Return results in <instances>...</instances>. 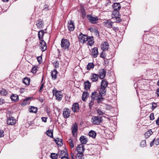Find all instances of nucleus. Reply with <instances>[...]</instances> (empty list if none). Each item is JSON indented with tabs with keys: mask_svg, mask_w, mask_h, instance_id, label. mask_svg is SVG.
Here are the masks:
<instances>
[{
	"mask_svg": "<svg viewBox=\"0 0 159 159\" xmlns=\"http://www.w3.org/2000/svg\"><path fill=\"white\" fill-rule=\"evenodd\" d=\"M119 11H116L113 10V11H112V14L114 15V18H116L120 16V12Z\"/></svg>",
	"mask_w": 159,
	"mask_h": 159,
	"instance_id": "nucleus-38",
	"label": "nucleus"
},
{
	"mask_svg": "<svg viewBox=\"0 0 159 159\" xmlns=\"http://www.w3.org/2000/svg\"><path fill=\"white\" fill-rule=\"evenodd\" d=\"M92 55L94 58L96 57L98 54L97 48L95 47L92 49Z\"/></svg>",
	"mask_w": 159,
	"mask_h": 159,
	"instance_id": "nucleus-21",
	"label": "nucleus"
},
{
	"mask_svg": "<svg viewBox=\"0 0 159 159\" xmlns=\"http://www.w3.org/2000/svg\"><path fill=\"white\" fill-rule=\"evenodd\" d=\"M53 140L59 147L63 145L62 140L61 139H60L59 138H57V139L53 138Z\"/></svg>",
	"mask_w": 159,
	"mask_h": 159,
	"instance_id": "nucleus-25",
	"label": "nucleus"
},
{
	"mask_svg": "<svg viewBox=\"0 0 159 159\" xmlns=\"http://www.w3.org/2000/svg\"><path fill=\"white\" fill-rule=\"evenodd\" d=\"M97 113L99 115H102L104 114L100 109H97Z\"/></svg>",
	"mask_w": 159,
	"mask_h": 159,
	"instance_id": "nucleus-56",
	"label": "nucleus"
},
{
	"mask_svg": "<svg viewBox=\"0 0 159 159\" xmlns=\"http://www.w3.org/2000/svg\"><path fill=\"white\" fill-rule=\"evenodd\" d=\"M108 82L106 79H103L102 80L101 83L100 88L99 89V92H101V93L106 94V89L108 86Z\"/></svg>",
	"mask_w": 159,
	"mask_h": 159,
	"instance_id": "nucleus-1",
	"label": "nucleus"
},
{
	"mask_svg": "<svg viewBox=\"0 0 159 159\" xmlns=\"http://www.w3.org/2000/svg\"><path fill=\"white\" fill-rule=\"evenodd\" d=\"M99 76L98 74L92 73L91 74V80L93 82H95L97 81Z\"/></svg>",
	"mask_w": 159,
	"mask_h": 159,
	"instance_id": "nucleus-24",
	"label": "nucleus"
},
{
	"mask_svg": "<svg viewBox=\"0 0 159 159\" xmlns=\"http://www.w3.org/2000/svg\"><path fill=\"white\" fill-rule=\"evenodd\" d=\"M71 109L74 113L78 112L80 110V107L78 103H74L72 106Z\"/></svg>",
	"mask_w": 159,
	"mask_h": 159,
	"instance_id": "nucleus-11",
	"label": "nucleus"
},
{
	"mask_svg": "<svg viewBox=\"0 0 159 159\" xmlns=\"http://www.w3.org/2000/svg\"><path fill=\"white\" fill-rule=\"evenodd\" d=\"M44 84V83H42L40 87L39 92V93H41L43 91V86Z\"/></svg>",
	"mask_w": 159,
	"mask_h": 159,
	"instance_id": "nucleus-52",
	"label": "nucleus"
},
{
	"mask_svg": "<svg viewBox=\"0 0 159 159\" xmlns=\"http://www.w3.org/2000/svg\"><path fill=\"white\" fill-rule=\"evenodd\" d=\"M91 83L89 80H87L84 82V89L86 90L89 89L91 86Z\"/></svg>",
	"mask_w": 159,
	"mask_h": 159,
	"instance_id": "nucleus-29",
	"label": "nucleus"
},
{
	"mask_svg": "<svg viewBox=\"0 0 159 159\" xmlns=\"http://www.w3.org/2000/svg\"><path fill=\"white\" fill-rule=\"evenodd\" d=\"M68 24H69L68 26L69 30L71 31H73L75 27L74 21L72 20H70L68 22Z\"/></svg>",
	"mask_w": 159,
	"mask_h": 159,
	"instance_id": "nucleus-15",
	"label": "nucleus"
},
{
	"mask_svg": "<svg viewBox=\"0 0 159 159\" xmlns=\"http://www.w3.org/2000/svg\"><path fill=\"white\" fill-rule=\"evenodd\" d=\"M114 22H113L111 21L110 20H106L104 21L103 23V25L106 27L108 28H111L112 27V24L114 23Z\"/></svg>",
	"mask_w": 159,
	"mask_h": 159,
	"instance_id": "nucleus-17",
	"label": "nucleus"
},
{
	"mask_svg": "<svg viewBox=\"0 0 159 159\" xmlns=\"http://www.w3.org/2000/svg\"><path fill=\"white\" fill-rule=\"evenodd\" d=\"M11 101L14 102H16L19 100V96L17 94H12L10 96Z\"/></svg>",
	"mask_w": 159,
	"mask_h": 159,
	"instance_id": "nucleus-19",
	"label": "nucleus"
},
{
	"mask_svg": "<svg viewBox=\"0 0 159 159\" xmlns=\"http://www.w3.org/2000/svg\"><path fill=\"white\" fill-rule=\"evenodd\" d=\"M5 102V100L2 98H0V105H2Z\"/></svg>",
	"mask_w": 159,
	"mask_h": 159,
	"instance_id": "nucleus-63",
	"label": "nucleus"
},
{
	"mask_svg": "<svg viewBox=\"0 0 159 159\" xmlns=\"http://www.w3.org/2000/svg\"><path fill=\"white\" fill-rule=\"evenodd\" d=\"M53 95H55L56 98V99L59 101H61L63 97L61 91H58L56 89L54 88L52 90Z\"/></svg>",
	"mask_w": 159,
	"mask_h": 159,
	"instance_id": "nucleus-4",
	"label": "nucleus"
},
{
	"mask_svg": "<svg viewBox=\"0 0 159 159\" xmlns=\"http://www.w3.org/2000/svg\"><path fill=\"white\" fill-rule=\"evenodd\" d=\"M83 154L78 153L76 154L75 157L76 158V159H83Z\"/></svg>",
	"mask_w": 159,
	"mask_h": 159,
	"instance_id": "nucleus-42",
	"label": "nucleus"
},
{
	"mask_svg": "<svg viewBox=\"0 0 159 159\" xmlns=\"http://www.w3.org/2000/svg\"><path fill=\"white\" fill-rule=\"evenodd\" d=\"M94 104V101H93L92 99L91 102L89 103V106L90 109H91L92 108Z\"/></svg>",
	"mask_w": 159,
	"mask_h": 159,
	"instance_id": "nucleus-49",
	"label": "nucleus"
},
{
	"mask_svg": "<svg viewBox=\"0 0 159 159\" xmlns=\"http://www.w3.org/2000/svg\"><path fill=\"white\" fill-rule=\"evenodd\" d=\"M104 51H102V52L100 53V57L102 58L103 59H105L106 57V56L105 53L104 52Z\"/></svg>",
	"mask_w": 159,
	"mask_h": 159,
	"instance_id": "nucleus-54",
	"label": "nucleus"
},
{
	"mask_svg": "<svg viewBox=\"0 0 159 159\" xmlns=\"http://www.w3.org/2000/svg\"><path fill=\"white\" fill-rule=\"evenodd\" d=\"M47 118L48 117H42L41 118V119L42 121L45 123L47 122Z\"/></svg>",
	"mask_w": 159,
	"mask_h": 159,
	"instance_id": "nucleus-60",
	"label": "nucleus"
},
{
	"mask_svg": "<svg viewBox=\"0 0 159 159\" xmlns=\"http://www.w3.org/2000/svg\"><path fill=\"white\" fill-rule=\"evenodd\" d=\"M80 140L82 145L83 144H86L88 142L87 139L85 138V136L83 135L81 136L80 137Z\"/></svg>",
	"mask_w": 159,
	"mask_h": 159,
	"instance_id": "nucleus-32",
	"label": "nucleus"
},
{
	"mask_svg": "<svg viewBox=\"0 0 159 159\" xmlns=\"http://www.w3.org/2000/svg\"><path fill=\"white\" fill-rule=\"evenodd\" d=\"M99 96V95H98L97 92L95 91L92 93L91 97L93 101H94L97 99Z\"/></svg>",
	"mask_w": 159,
	"mask_h": 159,
	"instance_id": "nucleus-30",
	"label": "nucleus"
},
{
	"mask_svg": "<svg viewBox=\"0 0 159 159\" xmlns=\"http://www.w3.org/2000/svg\"><path fill=\"white\" fill-rule=\"evenodd\" d=\"M57 154L59 158H61L63 156H68L67 151L66 149L63 150H59Z\"/></svg>",
	"mask_w": 159,
	"mask_h": 159,
	"instance_id": "nucleus-12",
	"label": "nucleus"
},
{
	"mask_svg": "<svg viewBox=\"0 0 159 159\" xmlns=\"http://www.w3.org/2000/svg\"><path fill=\"white\" fill-rule=\"evenodd\" d=\"M30 79L28 77H25L23 80V83L26 85H29L30 82Z\"/></svg>",
	"mask_w": 159,
	"mask_h": 159,
	"instance_id": "nucleus-34",
	"label": "nucleus"
},
{
	"mask_svg": "<svg viewBox=\"0 0 159 159\" xmlns=\"http://www.w3.org/2000/svg\"><path fill=\"white\" fill-rule=\"evenodd\" d=\"M37 66H35L33 67L31 70V72H32L34 74H35L36 73L37 70Z\"/></svg>",
	"mask_w": 159,
	"mask_h": 159,
	"instance_id": "nucleus-45",
	"label": "nucleus"
},
{
	"mask_svg": "<svg viewBox=\"0 0 159 159\" xmlns=\"http://www.w3.org/2000/svg\"><path fill=\"white\" fill-rule=\"evenodd\" d=\"M4 135V133L3 130L0 129V138L3 137Z\"/></svg>",
	"mask_w": 159,
	"mask_h": 159,
	"instance_id": "nucleus-57",
	"label": "nucleus"
},
{
	"mask_svg": "<svg viewBox=\"0 0 159 159\" xmlns=\"http://www.w3.org/2000/svg\"><path fill=\"white\" fill-rule=\"evenodd\" d=\"M43 56V54H42L40 56L38 57H37V61L39 64H41L43 62L42 59V56Z\"/></svg>",
	"mask_w": 159,
	"mask_h": 159,
	"instance_id": "nucleus-43",
	"label": "nucleus"
},
{
	"mask_svg": "<svg viewBox=\"0 0 159 159\" xmlns=\"http://www.w3.org/2000/svg\"><path fill=\"white\" fill-rule=\"evenodd\" d=\"M58 72L56 69L52 70L51 72V76L52 79L54 80L57 78Z\"/></svg>",
	"mask_w": 159,
	"mask_h": 159,
	"instance_id": "nucleus-23",
	"label": "nucleus"
},
{
	"mask_svg": "<svg viewBox=\"0 0 159 159\" xmlns=\"http://www.w3.org/2000/svg\"><path fill=\"white\" fill-rule=\"evenodd\" d=\"M46 134L48 136L53 139L54 138L53 136V131L52 130L50 129L47 130Z\"/></svg>",
	"mask_w": 159,
	"mask_h": 159,
	"instance_id": "nucleus-35",
	"label": "nucleus"
},
{
	"mask_svg": "<svg viewBox=\"0 0 159 159\" xmlns=\"http://www.w3.org/2000/svg\"><path fill=\"white\" fill-rule=\"evenodd\" d=\"M70 111L68 108H65L63 110V116L65 119H67L70 116Z\"/></svg>",
	"mask_w": 159,
	"mask_h": 159,
	"instance_id": "nucleus-10",
	"label": "nucleus"
},
{
	"mask_svg": "<svg viewBox=\"0 0 159 159\" xmlns=\"http://www.w3.org/2000/svg\"><path fill=\"white\" fill-rule=\"evenodd\" d=\"M116 19V22L119 23L122 21V19L120 18V16L115 18Z\"/></svg>",
	"mask_w": 159,
	"mask_h": 159,
	"instance_id": "nucleus-50",
	"label": "nucleus"
},
{
	"mask_svg": "<svg viewBox=\"0 0 159 159\" xmlns=\"http://www.w3.org/2000/svg\"><path fill=\"white\" fill-rule=\"evenodd\" d=\"M0 94L2 96H6L7 94V92L4 89H2V90L0 91Z\"/></svg>",
	"mask_w": 159,
	"mask_h": 159,
	"instance_id": "nucleus-39",
	"label": "nucleus"
},
{
	"mask_svg": "<svg viewBox=\"0 0 159 159\" xmlns=\"http://www.w3.org/2000/svg\"><path fill=\"white\" fill-rule=\"evenodd\" d=\"M76 150L78 152V153L83 154L85 150L84 146L82 144H79L78 145L76 149Z\"/></svg>",
	"mask_w": 159,
	"mask_h": 159,
	"instance_id": "nucleus-14",
	"label": "nucleus"
},
{
	"mask_svg": "<svg viewBox=\"0 0 159 159\" xmlns=\"http://www.w3.org/2000/svg\"><path fill=\"white\" fill-rule=\"evenodd\" d=\"M109 45L107 42H104L101 45V49L103 50H107L109 48Z\"/></svg>",
	"mask_w": 159,
	"mask_h": 159,
	"instance_id": "nucleus-18",
	"label": "nucleus"
},
{
	"mask_svg": "<svg viewBox=\"0 0 159 159\" xmlns=\"http://www.w3.org/2000/svg\"><path fill=\"white\" fill-rule=\"evenodd\" d=\"M94 64L93 62H90L88 63L87 66V69L88 70L93 69L94 67Z\"/></svg>",
	"mask_w": 159,
	"mask_h": 159,
	"instance_id": "nucleus-37",
	"label": "nucleus"
},
{
	"mask_svg": "<svg viewBox=\"0 0 159 159\" xmlns=\"http://www.w3.org/2000/svg\"><path fill=\"white\" fill-rule=\"evenodd\" d=\"M97 135V133L94 130H91L89 133V135L93 139H94Z\"/></svg>",
	"mask_w": 159,
	"mask_h": 159,
	"instance_id": "nucleus-33",
	"label": "nucleus"
},
{
	"mask_svg": "<svg viewBox=\"0 0 159 159\" xmlns=\"http://www.w3.org/2000/svg\"><path fill=\"white\" fill-rule=\"evenodd\" d=\"M70 43L67 39L63 38L61 40V48L64 50H69Z\"/></svg>",
	"mask_w": 159,
	"mask_h": 159,
	"instance_id": "nucleus-3",
	"label": "nucleus"
},
{
	"mask_svg": "<svg viewBox=\"0 0 159 159\" xmlns=\"http://www.w3.org/2000/svg\"><path fill=\"white\" fill-rule=\"evenodd\" d=\"M154 144L156 145H159V138H157L156 139H155Z\"/></svg>",
	"mask_w": 159,
	"mask_h": 159,
	"instance_id": "nucleus-59",
	"label": "nucleus"
},
{
	"mask_svg": "<svg viewBox=\"0 0 159 159\" xmlns=\"http://www.w3.org/2000/svg\"><path fill=\"white\" fill-rule=\"evenodd\" d=\"M45 33V32L43 30H41L38 32V35L39 40H43V36Z\"/></svg>",
	"mask_w": 159,
	"mask_h": 159,
	"instance_id": "nucleus-27",
	"label": "nucleus"
},
{
	"mask_svg": "<svg viewBox=\"0 0 159 159\" xmlns=\"http://www.w3.org/2000/svg\"><path fill=\"white\" fill-rule=\"evenodd\" d=\"M89 96V93L88 92L84 91L83 93L82 96V100L85 102L86 101V99Z\"/></svg>",
	"mask_w": 159,
	"mask_h": 159,
	"instance_id": "nucleus-31",
	"label": "nucleus"
},
{
	"mask_svg": "<svg viewBox=\"0 0 159 159\" xmlns=\"http://www.w3.org/2000/svg\"><path fill=\"white\" fill-rule=\"evenodd\" d=\"M111 28H112L113 30L116 32L118 31L119 30L118 28L117 27L113 26H112Z\"/></svg>",
	"mask_w": 159,
	"mask_h": 159,
	"instance_id": "nucleus-61",
	"label": "nucleus"
},
{
	"mask_svg": "<svg viewBox=\"0 0 159 159\" xmlns=\"http://www.w3.org/2000/svg\"><path fill=\"white\" fill-rule=\"evenodd\" d=\"M36 25L38 28H43L44 26L43 21L41 19L39 18L36 22Z\"/></svg>",
	"mask_w": 159,
	"mask_h": 159,
	"instance_id": "nucleus-16",
	"label": "nucleus"
},
{
	"mask_svg": "<svg viewBox=\"0 0 159 159\" xmlns=\"http://www.w3.org/2000/svg\"><path fill=\"white\" fill-rule=\"evenodd\" d=\"M156 123L157 125H158L159 126V117L157 119L156 121Z\"/></svg>",
	"mask_w": 159,
	"mask_h": 159,
	"instance_id": "nucleus-64",
	"label": "nucleus"
},
{
	"mask_svg": "<svg viewBox=\"0 0 159 159\" xmlns=\"http://www.w3.org/2000/svg\"><path fill=\"white\" fill-rule=\"evenodd\" d=\"M106 71L104 68L100 69L98 71V75L100 79H103L106 76Z\"/></svg>",
	"mask_w": 159,
	"mask_h": 159,
	"instance_id": "nucleus-7",
	"label": "nucleus"
},
{
	"mask_svg": "<svg viewBox=\"0 0 159 159\" xmlns=\"http://www.w3.org/2000/svg\"><path fill=\"white\" fill-rule=\"evenodd\" d=\"M53 64L56 68H58L59 67V63L58 61H55L53 63Z\"/></svg>",
	"mask_w": 159,
	"mask_h": 159,
	"instance_id": "nucleus-47",
	"label": "nucleus"
},
{
	"mask_svg": "<svg viewBox=\"0 0 159 159\" xmlns=\"http://www.w3.org/2000/svg\"><path fill=\"white\" fill-rule=\"evenodd\" d=\"M140 146L142 147H144L146 146V140H142L140 143Z\"/></svg>",
	"mask_w": 159,
	"mask_h": 159,
	"instance_id": "nucleus-44",
	"label": "nucleus"
},
{
	"mask_svg": "<svg viewBox=\"0 0 159 159\" xmlns=\"http://www.w3.org/2000/svg\"><path fill=\"white\" fill-rule=\"evenodd\" d=\"M87 17L89 22L92 24H97L99 20L97 16H94L92 14L87 15Z\"/></svg>",
	"mask_w": 159,
	"mask_h": 159,
	"instance_id": "nucleus-2",
	"label": "nucleus"
},
{
	"mask_svg": "<svg viewBox=\"0 0 159 159\" xmlns=\"http://www.w3.org/2000/svg\"><path fill=\"white\" fill-rule=\"evenodd\" d=\"M39 46L43 52L45 51L47 48V44L43 40H39Z\"/></svg>",
	"mask_w": 159,
	"mask_h": 159,
	"instance_id": "nucleus-9",
	"label": "nucleus"
},
{
	"mask_svg": "<svg viewBox=\"0 0 159 159\" xmlns=\"http://www.w3.org/2000/svg\"><path fill=\"white\" fill-rule=\"evenodd\" d=\"M153 132L152 129H149L148 131L146 132L144 134V136L146 139L148 138L152 134Z\"/></svg>",
	"mask_w": 159,
	"mask_h": 159,
	"instance_id": "nucleus-36",
	"label": "nucleus"
},
{
	"mask_svg": "<svg viewBox=\"0 0 159 159\" xmlns=\"http://www.w3.org/2000/svg\"><path fill=\"white\" fill-rule=\"evenodd\" d=\"M78 129L77 124L75 122V124L72 125V133L74 136H75V133L76 132Z\"/></svg>",
	"mask_w": 159,
	"mask_h": 159,
	"instance_id": "nucleus-20",
	"label": "nucleus"
},
{
	"mask_svg": "<svg viewBox=\"0 0 159 159\" xmlns=\"http://www.w3.org/2000/svg\"><path fill=\"white\" fill-rule=\"evenodd\" d=\"M94 39H91L88 41L87 44L88 45H89L90 46H91L94 44Z\"/></svg>",
	"mask_w": 159,
	"mask_h": 159,
	"instance_id": "nucleus-46",
	"label": "nucleus"
},
{
	"mask_svg": "<svg viewBox=\"0 0 159 159\" xmlns=\"http://www.w3.org/2000/svg\"><path fill=\"white\" fill-rule=\"evenodd\" d=\"M69 144L70 147L71 148H73L74 147V146L73 140L71 139H70L69 140Z\"/></svg>",
	"mask_w": 159,
	"mask_h": 159,
	"instance_id": "nucleus-48",
	"label": "nucleus"
},
{
	"mask_svg": "<svg viewBox=\"0 0 159 159\" xmlns=\"http://www.w3.org/2000/svg\"><path fill=\"white\" fill-rule=\"evenodd\" d=\"M99 95L97 99V102L98 103H101L104 99V98L103 97V96H105L106 94H102L101 92H99Z\"/></svg>",
	"mask_w": 159,
	"mask_h": 159,
	"instance_id": "nucleus-26",
	"label": "nucleus"
},
{
	"mask_svg": "<svg viewBox=\"0 0 159 159\" xmlns=\"http://www.w3.org/2000/svg\"><path fill=\"white\" fill-rule=\"evenodd\" d=\"M102 117L97 116H93L91 119V122L95 125H98L102 121Z\"/></svg>",
	"mask_w": 159,
	"mask_h": 159,
	"instance_id": "nucleus-6",
	"label": "nucleus"
},
{
	"mask_svg": "<svg viewBox=\"0 0 159 159\" xmlns=\"http://www.w3.org/2000/svg\"><path fill=\"white\" fill-rule=\"evenodd\" d=\"M46 111L48 114H49L51 113L50 109L49 108L47 107L46 108Z\"/></svg>",
	"mask_w": 159,
	"mask_h": 159,
	"instance_id": "nucleus-62",
	"label": "nucleus"
},
{
	"mask_svg": "<svg viewBox=\"0 0 159 159\" xmlns=\"http://www.w3.org/2000/svg\"><path fill=\"white\" fill-rule=\"evenodd\" d=\"M93 32H94L95 35L97 36H99V33L98 30L95 29V30H94V31Z\"/></svg>",
	"mask_w": 159,
	"mask_h": 159,
	"instance_id": "nucleus-51",
	"label": "nucleus"
},
{
	"mask_svg": "<svg viewBox=\"0 0 159 159\" xmlns=\"http://www.w3.org/2000/svg\"><path fill=\"white\" fill-rule=\"evenodd\" d=\"M49 10V6L47 4H45L44 6L43 10L47 11Z\"/></svg>",
	"mask_w": 159,
	"mask_h": 159,
	"instance_id": "nucleus-53",
	"label": "nucleus"
},
{
	"mask_svg": "<svg viewBox=\"0 0 159 159\" xmlns=\"http://www.w3.org/2000/svg\"><path fill=\"white\" fill-rule=\"evenodd\" d=\"M157 104L155 102L152 103V106L151 107V109L152 110H153L156 108L157 107Z\"/></svg>",
	"mask_w": 159,
	"mask_h": 159,
	"instance_id": "nucleus-55",
	"label": "nucleus"
},
{
	"mask_svg": "<svg viewBox=\"0 0 159 159\" xmlns=\"http://www.w3.org/2000/svg\"><path fill=\"white\" fill-rule=\"evenodd\" d=\"M16 121L14 118L11 116L7 118V123L8 125H13L16 123Z\"/></svg>",
	"mask_w": 159,
	"mask_h": 159,
	"instance_id": "nucleus-13",
	"label": "nucleus"
},
{
	"mask_svg": "<svg viewBox=\"0 0 159 159\" xmlns=\"http://www.w3.org/2000/svg\"><path fill=\"white\" fill-rule=\"evenodd\" d=\"M59 157L58 154L52 153H51L50 157L52 159H57Z\"/></svg>",
	"mask_w": 159,
	"mask_h": 159,
	"instance_id": "nucleus-40",
	"label": "nucleus"
},
{
	"mask_svg": "<svg viewBox=\"0 0 159 159\" xmlns=\"http://www.w3.org/2000/svg\"><path fill=\"white\" fill-rule=\"evenodd\" d=\"M33 97H28L23 99V102H21L20 104L22 106H24L27 105H29L30 103V102L33 99Z\"/></svg>",
	"mask_w": 159,
	"mask_h": 159,
	"instance_id": "nucleus-8",
	"label": "nucleus"
},
{
	"mask_svg": "<svg viewBox=\"0 0 159 159\" xmlns=\"http://www.w3.org/2000/svg\"><path fill=\"white\" fill-rule=\"evenodd\" d=\"M88 40V37L86 34H84L80 33L78 37V41L80 43L82 44L85 43Z\"/></svg>",
	"mask_w": 159,
	"mask_h": 159,
	"instance_id": "nucleus-5",
	"label": "nucleus"
},
{
	"mask_svg": "<svg viewBox=\"0 0 159 159\" xmlns=\"http://www.w3.org/2000/svg\"><path fill=\"white\" fill-rule=\"evenodd\" d=\"M114 10L119 11L121 7L120 3H115L112 6Z\"/></svg>",
	"mask_w": 159,
	"mask_h": 159,
	"instance_id": "nucleus-22",
	"label": "nucleus"
},
{
	"mask_svg": "<svg viewBox=\"0 0 159 159\" xmlns=\"http://www.w3.org/2000/svg\"><path fill=\"white\" fill-rule=\"evenodd\" d=\"M154 113H152L150 115L149 117L150 120H153L154 119Z\"/></svg>",
	"mask_w": 159,
	"mask_h": 159,
	"instance_id": "nucleus-58",
	"label": "nucleus"
},
{
	"mask_svg": "<svg viewBox=\"0 0 159 159\" xmlns=\"http://www.w3.org/2000/svg\"><path fill=\"white\" fill-rule=\"evenodd\" d=\"M81 13L82 15V17L84 19L86 16V14L85 11L84 9V8H83V10H81Z\"/></svg>",
	"mask_w": 159,
	"mask_h": 159,
	"instance_id": "nucleus-41",
	"label": "nucleus"
},
{
	"mask_svg": "<svg viewBox=\"0 0 159 159\" xmlns=\"http://www.w3.org/2000/svg\"><path fill=\"white\" fill-rule=\"evenodd\" d=\"M38 108L32 106H30L29 107V111L30 113H36L38 111Z\"/></svg>",
	"mask_w": 159,
	"mask_h": 159,
	"instance_id": "nucleus-28",
	"label": "nucleus"
}]
</instances>
